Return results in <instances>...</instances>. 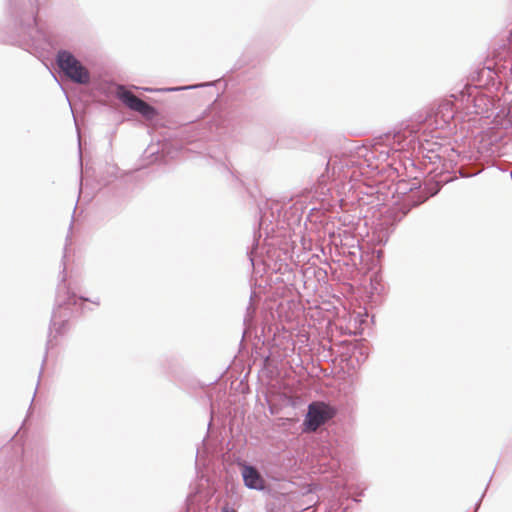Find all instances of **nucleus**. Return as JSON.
I'll return each instance as SVG.
<instances>
[{
  "label": "nucleus",
  "instance_id": "f03ea898",
  "mask_svg": "<svg viewBox=\"0 0 512 512\" xmlns=\"http://www.w3.org/2000/svg\"><path fill=\"white\" fill-rule=\"evenodd\" d=\"M116 96L131 110L140 113L147 119H153L156 115V109L138 98L131 91L127 90L124 86H118Z\"/></svg>",
  "mask_w": 512,
  "mask_h": 512
},
{
  "label": "nucleus",
  "instance_id": "f257e3e1",
  "mask_svg": "<svg viewBox=\"0 0 512 512\" xmlns=\"http://www.w3.org/2000/svg\"><path fill=\"white\" fill-rule=\"evenodd\" d=\"M336 410L324 402H312L308 406V412L304 421V425L308 431H316L321 425L333 418Z\"/></svg>",
  "mask_w": 512,
  "mask_h": 512
},
{
  "label": "nucleus",
  "instance_id": "39448f33",
  "mask_svg": "<svg viewBox=\"0 0 512 512\" xmlns=\"http://www.w3.org/2000/svg\"><path fill=\"white\" fill-rule=\"evenodd\" d=\"M56 64H80L72 54L69 52L63 51L59 52L57 56V63Z\"/></svg>",
  "mask_w": 512,
  "mask_h": 512
},
{
  "label": "nucleus",
  "instance_id": "20e7f679",
  "mask_svg": "<svg viewBox=\"0 0 512 512\" xmlns=\"http://www.w3.org/2000/svg\"><path fill=\"white\" fill-rule=\"evenodd\" d=\"M244 483L251 489H263L265 481L260 473L252 466H244L242 470Z\"/></svg>",
  "mask_w": 512,
  "mask_h": 512
},
{
  "label": "nucleus",
  "instance_id": "7ed1b4c3",
  "mask_svg": "<svg viewBox=\"0 0 512 512\" xmlns=\"http://www.w3.org/2000/svg\"><path fill=\"white\" fill-rule=\"evenodd\" d=\"M57 73L60 77H66L73 82L85 84L89 82L90 76L86 66H57Z\"/></svg>",
  "mask_w": 512,
  "mask_h": 512
},
{
  "label": "nucleus",
  "instance_id": "423d86ee",
  "mask_svg": "<svg viewBox=\"0 0 512 512\" xmlns=\"http://www.w3.org/2000/svg\"><path fill=\"white\" fill-rule=\"evenodd\" d=\"M221 512H236L234 509H230L228 507L222 508Z\"/></svg>",
  "mask_w": 512,
  "mask_h": 512
}]
</instances>
